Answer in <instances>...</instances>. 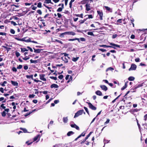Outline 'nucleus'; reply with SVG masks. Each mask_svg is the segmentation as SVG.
Here are the masks:
<instances>
[{
	"label": "nucleus",
	"mask_w": 147,
	"mask_h": 147,
	"mask_svg": "<svg viewBox=\"0 0 147 147\" xmlns=\"http://www.w3.org/2000/svg\"><path fill=\"white\" fill-rule=\"evenodd\" d=\"M84 113V114H85V113L84 112V110H80L77 111V113H75L74 115V118H76L80 115H81Z\"/></svg>",
	"instance_id": "f257e3e1"
},
{
	"label": "nucleus",
	"mask_w": 147,
	"mask_h": 147,
	"mask_svg": "<svg viewBox=\"0 0 147 147\" xmlns=\"http://www.w3.org/2000/svg\"><path fill=\"white\" fill-rule=\"evenodd\" d=\"M97 14H98V16H99V19H100V20H103L102 17L103 16V12L102 10H97Z\"/></svg>",
	"instance_id": "f03ea898"
},
{
	"label": "nucleus",
	"mask_w": 147,
	"mask_h": 147,
	"mask_svg": "<svg viewBox=\"0 0 147 147\" xmlns=\"http://www.w3.org/2000/svg\"><path fill=\"white\" fill-rule=\"evenodd\" d=\"M87 103L90 109L95 111L96 109V108L92 105L91 103L88 102H87Z\"/></svg>",
	"instance_id": "7ed1b4c3"
},
{
	"label": "nucleus",
	"mask_w": 147,
	"mask_h": 147,
	"mask_svg": "<svg viewBox=\"0 0 147 147\" xmlns=\"http://www.w3.org/2000/svg\"><path fill=\"white\" fill-rule=\"evenodd\" d=\"M26 78L27 79H31L32 80L36 82H41V81L38 80H36V79H34L33 78V75H31L30 76H29L28 75H27L26 76Z\"/></svg>",
	"instance_id": "20e7f679"
},
{
	"label": "nucleus",
	"mask_w": 147,
	"mask_h": 147,
	"mask_svg": "<svg viewBox=\"0 0 147 147\" xmlns=\"http://www.w3.org/2000/svg\"><path fill=\"white\" fill-rule=\"evenodd\" d=\"M136 65L135 64L132 63L131 65V67L129 69V71L135 70L136 69Z\"/></svg>",
	"instance_id": "39448f33"
},
{
	"label": "nucleus",
	"mask_w": 147,
	"mask_h": 147,
	"mask_svg": "<svg viewBox=\"0 0 147 147\" xmlns=\"http://www.w3.org/2000/svg\"><path fill=\"white\" fill-rule=\"evenodd\" d=\"M63 34L66 35H69L74 36L76 35V33L73 32H65L63 33Z\"/></svg>",
	"instance_id": "423d86ee"
},
{
	"label": "nucleus",
	"mask_w": 147,
	"mask_h": 147,
	"mask_svg": "<svg viewBox=\"0 0 147 147\" xmlns=\"http://www.w3.org/2000/svg\"><path fill=\"white\" fill-rule=\"evenodd\" d=\"M40 79V80L45 81H46V79L45 78V74H39Z\"/></svg>",
	"instance_id": "0eeeda50"
},
{
	"label": "nucleus",
	"mask_w": 147,
	"mask_h": 147,
	"mask_svg": "<svg viewBox=\"0 0 147 147\" xmlns=\"http://www.w3.org/2000/svg\"><path fill=\"white\" fill-rule=\"evenodd\" d=\"M86 7V11H88L90 10V4L87 3L85 5Z\"/></svg>",
	"instance_id": "6e6552de"
},
{
	"label": "nucleus",
	"mask_w": 147,
	"mask_h": 147,
	"mask_svg": "<svg viewBox=\"0 0 147 147\" xmlns=\"http://www.w3.org/2000/svg\"><path fill=\"white\" fill-rule=\"evenodd\" d=\"M100 87L102 90L105 91H107V89H108L107 87L105 85H101L100 86Z\"/></svg>",
	"instance_id": "1a4fd4ad"
},
{
	"label": "nucleus",
	"mask_w": 147,
	"mask_h": 147,
	"mask_svg": "<svg viewBox=\"0 0 147 147\" xmlns=\"http://www.w3.org/2000/svg\"><path fill=\"white\" fill-rule=\"evenodd\" d=\"M33 49L34 50V52L36 53H40V52L41 51L43 50L42 49H36L34 48V47H33Z\"/></svg>",
	"instance_id": "9d476101"
},
{
	"label": "nucleus",
	"mask_w": 147,
	"mask_h": 147,
	"mask_svg": "<svg viewBox=\"0 0 147 147\" xmlns=\"http://www.w3.org/2000/svg\"><path fill=\"white\" fill-rule=\"evenodd\" d=\"M5 45L6 46H2V47L6 49V51H7V52H8L11 49V48H8V47H6L7 46H8V45L6 43H5Z\"/></svg>",
	"instance_id": "9b49d317"
},
{
	"label": "nucleus",
	"mask_w": 147,
	"mask_h": 147,
	"mask_svg": "<svg viewBox=\"0 0 147 147\" xmlns=\"http://www.w3.org/2000/svg\"><path fill=\"white\" fill-rule=\"evenodd\" d=\"M30 63H34L36 64V63H37L39 62V59H38L36 60H32V59H31L30 60Z\"/></svg>",
	"instance_id": "f8f14e48"
},
{
	"label": "nucleus",
	"mask_w": 147,
	"mask_h": 147,
	"mask_svg": "<svg viewBox=\"0 0 147 147\" xmlns=\"http://www.w3.org/2000/svg\"><path fill=\"white\" fill-rule=\"evenodd\" d=\"M11 84H12V85H13V86H18V83L16 81H14L13 80H11Z\"/></svg>",
	"instance_id": "ddd939ff"
},
{
	"label": "nucleus",
	"mask_w": 147,
	"mask_h": 147,
	"mask_svg": "<svg viewBox=\"0 0 147 147\" xmlns=\"http://www.w3.org/2000/svg\"><path fill=\"white\" fill-rule=\"evenodd\" d=\"M143 86V84H138V85H136L134 87V88L133 89L134 90H135L136 89L140 87H142Z\"/></svg>",
	"instance_id": "4468645a"
},
{
	"label": "nucleus",
	"mask_w": 147,
	"mask_h": 147,
	"mask_svg": "<svg viewBox=\"0 0 147 147\" xmlns=\"http://www.w3.org/2000/svg\"><path fill=\"white\" fill-rule=\"evenodd\" d=\"M64 8V5L63 4L62 5V7H59L57 10V12H60L62 11V9Z\"/></svg>",
	"instance_id": "2eb2a0df"
},
{
	"label": "nucleus",
	"mask_w": 147,
	"mask_h": 147,
	"mask_svg": "<svg viewBox=\"0 0 147 147\" xmlns=\"http://www.w3.org/2000/svg\"><path fill=\"white\" fill-rule=\"evenodd\" d=\"M110 45H111V46H113V47H117L119 48H121L120 46L119 45H118L116 44H115L114 43H110Z\"/></svg>",
	"instance_id": "dca6fc26"
},
{
	"label": "nucleus",
	"mask_w": 147,
	"mask_h": 147,
	"mask_svg": "<svg viewBox=\"0 0 147 147\" xmlns=\"http://www.w3.org/2000/svg\"><path fill=\"white\" fill-rule=\"evenodd\" d=\"M95 94H96V95L100 96H102V92L99 90H97L95 92Z\"/></svg>",
	"instance_id": "f3484780"
},
{
	"label": "nucleus",
	"mask_w": 147,
	"mask_h": 147,
	"mask_svg": "<svg viewBox=\"0 0 147 147\" xmlns=\"http://www.w3.org/2000/svg\"><path fill=\"white\" fill-rule=\"evenodd\" d=\"M61 59H62L63 61L64 62V63H67L68 60L65 57H61Z\"/></svg>",
	"instance_id": "a211bd4d"
},
{
	"label": "nucleus",
	"mask_w": 147,
	"mask_h": 147,
	"mask_svg": "<svg viewBox=\"0 0 147 147\" xmlns=\"http://www.w3.org/2000/svg\"><path fill=\"white\" fill-rule=\"evenodd\" d=\"M50 87L51 88H58V86L55 84H53L51 85Z\"/></svg>",
	"instance_id": "6ab92c4d"
},
{
	"label": "nucleus",
	"mask_w": 147,
	"mask_h": 147,
	"mask_svg": "<svg viewBox=\"0 0 147 147\" xmlns=\"http://www.w3.org/2000/svg\"><path fill=\"white\" fill-rule=\"evenodd\" d=\"M74 40H77L79 42H80V40H79V38H75L73 39H69L68 40L69 41H73Z\"/></svg>",
	"instance_id": "aec40b11"
},
{
	"label": "nucleus",
	"mask_w": 147,
	"mask_h": 147,
	"mask_svg": "<svg viewBox=\"0 0 147 147\" xmlns=\"http://www.w3.org/2000/svg\"><path fill=\"white\" fill-rule=\"evenodd\" d=\"M89 0H82L80 2H81V4H86L88 3V1Z\"/></svg>",
	"instance_id": "412c9836"
},
{
	"label": "nucleus",
	"mask_w": 147,
	"mask_h": 147,
	"mask_svg": "<svg viewBox=\"0 0 147 147\" xmlns=\"http://www.w3.org/2000/svg\"><path fill=\"white\" fill-rule=\"evenodd\" d=\"M63 121L64 123H67L68 121L67 117H64L63 118Z\"/></svg>",
	"instance_id": "4be33fe9"
},
{
	"label": "nucleus",
	"mask_w": 147,
	"mask_h": 147,
	"mask_svg": "<svg viewBox=\"0 0 147 147\" xmlns=\"http://www.w3.org/2000/svg\"><path fill=\"white\" fill-rule=\"evenodd\" d=\"M105 9L107 10V11L110 12H112V9H111L110 7H108L107 6H105Z\"/></svg>",
	"instance_id": "5701e85b"
},
{
	"label": "nucleus",
	"mask_w": 147,
	"mask_h": 147,
	"mask_svg": "<svg viewBox=\"0 0 147 147\" xmlns=\"http://www.w3.org/2000/svg\"><path fill=\"white\" fill-rule=\"evenodd\" d=\"M44 3L46 4L50 3L52 4H53V3L51 2V0H45V1Z\"/></svg>",
	"instance_id": "b1692460"
},
{
	"label": "nucleus",
	"mask_w": 147,
	"mask_h": 147,
	"mask_svg": "<svg viewBox=\"0 0 147 147\" xmlns=\"http://www.w3.org/2000/svg\"><path fill=\"white\" fill-rule=\"evenodd\" d=\"M74 134V133L72 131H69L67 133V136H69L71 135H72Z\"/></svg>",
	"instance_id": "393cba45"
},
{
	"label": "nucleus",
	"mask_w": 147,
	"mask_h": 147,
	"mask_svg": "<svg viewBox=\"0 0 147 147\" xmlns=\"http://www.w3.org/2000/svg\"><path fill=\"white\" fill-rule=\"evenodd\" d=\"M86 131H84L78 137H84L85 136L86 134Z\"/></svg>",
	"instance_id": "a878e982"
},
{
	"label": "nucleus",
	"mask_w": 147,
	"mask_h": 147,
	"mask_svg": "<svg viewBox=\"0 0 147 147\" xmlns=\"http://www.w3.org/2000/svg\"><path fill=\"white\" fill-rule=\"evenodd\" d=\"M75 0H71V1L70 2V3H69V7L71 9L72 8V3L74 2Z\"/></svg>",
	"instance_id": "bb28decb"
},
{
	"label": "nucleus",
	"mask_w": 147,
	"mask_h": 147,
	"mask_svg": "<svg viewBox=\"0 0 147 147\" xmlns=\"http://www.w3.org/2000/svg\"><path fill=\"white\" fill-rule=\"evenodd\" d=\"M79 57H73L72 59V60L74 62H76L77 61L78 59H79Z\"/></svg>",
	"instance_id": "cd10ccee"
},
{
	"label": "nucleus",
	"mask_w": 147,
	"mask_h": 147,
	"mask_svg": "<svg viewBox=\"0 0 147 147\" xmlns=\"http://www.w3.org/2000/svg\"><path fill=\"white\" fill-rule=\"evenodd\" d=\"M128 80H129V81H133L135 79V78L133 77L130 76V77H129V78H128Z\"/></svg>",
	"instance_id": "c85d7f7f"
},
{
	"label": "nucleus",
	"mask_w": 147,
	"mask_h": 147,
	"mask_svg": "<svg viewBox=\"0 0 147 147\" xmlns=\"http://www.w3.org/2000/svg\"><path fill=\"white\" fill-rule=\"evenodd\" d=\"M21 52L22 53H24L25 51H27L28 50V49H27L25 48H21Z\"/></svg>",
	"instance_id": "c756f323"
},
{
	"label": "nucleus",
	"mask_w": 147,
	"mask_h": 147,
	"mask_svg": "<svg viewBox=\"0 0 147 147\" xmlns=\"http://www.w3.org/2000/svg\"><path fill=\"white\" fill-rule=\"evenodd\" d=\"M75 16H76V17H79L82 18H83V16H83V14L82 13L80 14H76Z\"/></svg>",
	"instance_id": "7c9ffc66"
},
{
	"label": "nucleus",
	"mask_w": 147,
	"mask_h": 147,
	"mask_svg": "<svg viewBox=\"0 0 147 147\" xmlns=\"http://www.w3.org/2000/svg\"><path fill=\"white\" fill-rule=\"evenodd\" d=\"M39 137V135H37V136H36L34 138H33V141L34 142L35 141L37 140L38 138Z\"/></svg>",
	"instance_id": "2f4dec72"
},
{
	"label": "nucleus",
	"mask_w": 147,
	"mask_h": 147,
	"mask_svg": "<svg viewBox=\"0 0 147 147\" xmlns=\"http://www.w3.org/2000/svg\"><path fill=\"white\" fill-rule=\"evenodd\" d=\"M87 34H88V35H89L92 36H94V34H93V33L91 32H88V33H87Z\"/></svg>",
	"instance_id": "473e14b6"
},
{
	"label": "nucleus",
	"mask_w": 147,
	"mask_h": 147,
	"mask_svg": "<svg viewBox=\"0 0 147 147\" xmlns=\"http://www.w3.org/2000/svg\"><path fill=\"white\" fill-rule=\"evenodd\" d=\"M121 95V94H120V95H119L117 97H116V98L114 99V100H113L112 101V103H114V102H115V100H116L117 99H118V98Z\"/></svg>",
	"instance_id": "72a5a7b5"
},
{
	"label": "nucleus",
	"mask_w": 147,
	"mask_h": 147,
	"mask_svg": "<svg viewBox=\"0 0 147 147\" xmlns=\"http://www.w3.org/2000/svg\"><path fill=\"white\" fill-rule=\"evenodd\" d=\"M79 39V40L82 42H85L86 41V39L84 38H80Z\"/></svg>",
	"instance_id": "f704fd0d"
},
{
	"label": "nucleus",
	"mask_w": 147,
	"mask_h": 147,
	"mask_svg": "<svg viewBox=\"0 0 147 147\" xmlns=\"http://www.w3.org/2000/svg\"><path fill=\"white\" fill-rule=\"evenodd\" d=\"M113 70H114V69L113 68L111 67H109V68H107V69H106V71H109Z\"/></svg>",
	"instance_id": "c9c22d12"
},
{
	"label": "nucleus",
	"mask_w": 147,
	"mask_h": 147,
	"mask_svg": "<svg viewBox=\"0 0 147 147\" xmlns=\"http://www.w3.org/2000/svg\"><path fill=\"white\" fill-rule=\"evenodd\" d=\"M55 42H57L60 43L61 44H63V42L62 41H61V40H57L56 39H55Z\"/></svg>",
	"instance_id": "e433bc0d"
},
{
	"label": "nucleus",
	"mask_w": 147,
	"mask_h": 147,
	"mask_svg": "<svg viewBox=\"0 0 147 147\" xmlns=\"http://www.w3.org/2000/svg\"><path fill=\"white\" fill-rule=\"evenodd\" d=\"M84 109H85L86 112L87 113H88V115H90V113H89V111H88V109L87 108L85 107H84Z\"/></svg>",
	"instance_id": "4c0bfd02"
},
{
	"label": "nucleus",
	"mask_w": 147,
	"mask_h": 147,
	"mask_svg": "<svg viewBox=\"0 0 147 147\" xmlns=\"http://www.w3.org/2000/svg\"><path fill=\"white\" fill-rule=\"evenodd\" d=\"M127 87V85H126V84H125L124 86H123V87L121 88V90H123L125 89Z\"/></svg>",
	"instance_id": "58836bf2"
},
{
	"label": "nucleus",
	"mask_w": 147,
	"mask_h": 147,
	"mask_svg": "<svg viewBox=\"0 0 147 147\" xmlns=\"http://www.w3.org/2000/svg\"><path fill=\"white\" fill-rule=\"evenodd\" d=\"M15 54H16V57H18L20 56V54L18 52L16 51V53H15Z\"/></svg>",
	"instance_id": "ea45409f"
},
{
	"label": "nucleus",
	"mask_w": 147,
	"mask_h": 147,
	"mask_svg": "<svg viewBox=\"0 0 147 147\" xmlns=\"http://www.w3.org/2000/svg\"><path fill=\"white\" fill-rule=\"evenodd\" d=\"M4 105H5V104H1V105H0V109L2 108L3 109H5L6 107L4 106Z\"/></svg>",
	"instance_id": "a19ab883"
},
{
	"label": "nucleus",
	"mask_w": 147,
	"mask_h": 147,
	"mask_svg": "<svg viewBox=\"0 0 147 147\" xmlns=\"http://www.w3.org/2000/svg\"><path fill=\"white\" fill-rule=\"evenodd\" d=\"M49 78L55 80H57V78L56 77L50 76L49 77Z\"/></svg>",
	"instance_id": "79ce46f5"
},
{
	"label": "nucleus",
	"mask_w": 147,
	"mask_h": 147,
	"mask_svg": "<svg viewBox=\"0 0 147 147\" xmlns=\"http://www.w3.org/2000/svg\"><path fill=\"white\" fill-rule=\"evenodd\" d=\"M92 133V131L90 132L89 134H88V135H87V136H86V137L85 138L88 139V138H89V137H90V135Z\"/></svg>",
	"instance_id": "37998d69"
},
{
	"label": "nucleus",
	"mask_w": 147,
	"mask_h": 147,
	"mask_svg": "<svg viewBox=\"0 0 147 147\" xmlns=\"http://www.w3.org/2000/svg\"><path fill=\"white\" fill-rule=\"evenodd\" d=\"M29 59V57H27L26 56L24 57H22V59L25 61H26Z\"/></svg>",
	"instance_id": "c03bdc74"
},
{
	"label": "nucleus",
	"mask_w": 147,
	"mask_h": 147,
	"mask_svg": "<svg viewBox=\"0 0 147 147\" xmlns=\"http://www.w3.org/2000/svg\"><path fill=\"white\" fill-rule=\"evenodd\" d=\"M1 115H2V116L3 117H4L6 116V113L5 111H3L1 113Z\"/></svg>",
	"instance_id": "a18cd8bd"
},
{
	"label": "nucleus",
	"mask_w": 147,
	"mask_h": 147,
	"mask_svg": "<svg viewBox=\"0 0 147 147\" xmlns=\"http://www.w3.org/2000/svg\"><path fill=\"white\" fill-rule=\"evenodd\" d=\"M37 7L38 8L41 7V2H39L38 3V5H37Z\"/></svg>",
	"instance_id": "49530a36"
},
{
	"label": "nucleus",
	"mask_w": 147,
	"mask_h": 147,
	"mask_svg": "<svg viewBox=\"0 0 147 147\" xmlns=\"http://www.w3.org/2000/svg\"><path fill=\"white\" fill-rule=\"evenodd\" d=\"M35 95L34 94H30L28 96V97L30 98H34V97Z\"/></svg>",
	"instance_id": "de8ad7c7"
},
{
	"label": "nucleus",
	"mask_w": 147,
	"mask_h": 147,
	"mask_svg": "<svg viewBox=\"0 0 147 147\" xmlns=\"http://www.w3.org/2000/svg\"><path fill=\"white\" fill-rule=\"evenodd\" d=\"M98 50H99V51H101L102 52H105L107 51V50L105 49H98Z\"/></svg>",
	"instance_id": "09e8293b"
},
{
	"label": "nucleus",
	"mask_w": 147,
	"mask_h": 147,
	"mask_svg": "<svg viewBox=\"0 0 147 147\" xmlns=\"http://www.w3.org/2000/svg\"><path fill=\"white\" fill-rule=\"evenodd\" d=\"M39 92L40 93H42L44 94H46L48 93V92L47 91H42V92L40 91Z\"/></svg>",
	"instance_id": "8fccbe9b"
},
{
	"label": "nucleus",
	"mask_w": 147,
	"mask_h": 147,
	"mask_svg": "<svg viewBox=\"0 0 147 147\" xmlns=\"http://www.w3.org/2000/svg\"><path fill=\"white\" fill-rule=\"evenodd\" d=\"M31 8H32V9L35 10L36 8V7L34 6V5H32V6H31Z\"/></svg>",
	"instance_id": "3c124183"
},
{
	"label": "nucleus",
	"mask_w": 147,
	"mask_h": 147,
	"mask_svg": "<svg viewBox=\"0 0 147 147\" xmlns=\"http://www.w3.org/2000/svg\"><path fill=\"white\" fill-rule=\"evenodd\" d=\"M22 65H18V67H17V69H21L22 68Z\"/></svg>",
	"instance_id": "603ef678"
},
{
	"label": "nucleus",
	"mask_w": 147,
	"mask_h": 147,
	"mask_svg": "<svg viewBox=\"0 0 147 147\" xmlns=\"http://www.w3.org/2000/svg\"><path fill=\"white\" fill-rule=\"evenodd\" d=\"M11 70H12V71H13V72H17V69L15 67H13L12 68V69H11Z\"/></svg>",
	"instance_id": "864d4df0"
},
{
	"label": "nucleus",
	"mask_w": 147,
	"mask_h": 147,
	"mask_svg": "<svg viewBox=\"0 0 147 147\" xmlns=\"http://www.w3.org/2000/svg\"><path fill=\"white\" fill-rule=\"evenodd\" d=\"M43 5H44V6L45 7H46V8H47L48 9H52V7H49L47 5H45V4H43Z\"/></svg>",
	"instance_id": "5fc2aeb1"
},
{
	"label": "nucleus",
	"mask_w": 147,
	"mask_h": 147,
	"mask_svg": "<svg viewBox=\"0 0 147 147\" xmlns=\"http://www.w3.org/2000/svg\"><path fill=\"white\" fill-rule=\"evenodd\" d=\"M37 12L39 14H40V15H41L42 14L41 11L40 9H39V10H37Z\"/></svg>",
	"instance_id": "6e6d98bb"
},
{
	"label": "nucleus",
	"mask_w": 147,
	"mask_h": 147,
	"mask_svg": "<svg viewBox=\"0 0 147 147\" xmlns=\"http://www.w3.org/2000/svg\"><path fill=\"white\" fill-rule=\"evenodd\" d=\"M11 24H13L14 26L17 25V24L16 23L13 21H11Z\"/></svg>",
	"instance_id": "4d7b16f0"
},
{
	"label": "nucleus",
	"mask_w": 147,
	"mask_h": 147,
	"mask_svg": "<svg viewBox=\"0 0 147 147\" xmlns=\"http://www.w3.org/2000/svg\"><path fill=\"white\" fill-rule=\"evenodd\" d=\"M109 140H106V139H104V140H103V142H104V143L105 144L106 143H108L109 142Z\"/></svg>",
	"instance_id": "13d9d810"
},
{
	"label": "nucleus",
	"mask_w": 147,
	"mask_h": 147,
	"mask_svg": "<svg viewBox=\"0 0 147 147\" xmlns=\"http://www.w3.org/2000/svg\"><path fill=\"white\" fill-rule=\"evenodd\" d=\"M27 48L28 49H29V50H30V52H33V50L31 47H30L29 46H27Z\"/></svg>",
	"instance_id": "bf43d9fd"
},
{
	"label": "nucleus",
	"mask_w": 147,
	"mask_h": 147,
	"mask_svg": "<svg viewBox=\"0 0 147 147\" xmlns=\"http://www.w3.org/2000/svg\"><path fill=\"white\" fill-rule=\"evenodd\" d=\"M63 76L62 75H60L59 76H58V78H59V79L61 80L63 78Z\"/></svg>",
	"instance_id": "052dcab7"
},
{
	"label": "nucleus",
	"mask_w": 147,
	"mask_h": 147,
	"mask_svg": "<svg viewBox=\"0 0 147 147\" xmlns=\"http://www.w3.org/2000/svg\"><path fill=\"white\" fill-rule=\"evenodd\" d=\"M10 32L11 33V34H14L15 33V31L14 30L11 29L10 30Z\"/></svg>",
	"instance_id": "680f3d73"
},
{
	"label": "nucleus",
	"mask_w": 147,
	"mask_h": 147,
	"mask_svg": "<svg viewBox=\"0 0 147 147\" xmlns=\"http://www.w3.org/2000/svg\"><path fill=\"white\" fill-rule=\"evenodd\" d=\"M88 18H89V19H92L93 18V16H92V15H88Z\"/></svg>",
	"instance_id": "e2e57ef3"
},
{
	"label": "nucleus",
	"mask_w": 147,
	"mask_h": 147,
	"mask_svg": "<svg viewBox=\"0 0 147 147\" xmlns=\"http://www.w3.org/2000/svg\"><path fill=\"white\" fill-rule=\"evenodd\" d=\"M109 121H110V120L109 119H107L106 121L105 122V125H106L107 124L109 123Z\"/></svg>",
	"instance_id": "0e129e2a"
},
{
	"label": "nucleus",
	"mask_w": 147,
	"mask_h": 147,
	"mask_svg": "<svg viewBox=\"0 0 147 147\" xmlns=\"http://www.w3.org/2000/svg\"><path fill=\"white\" fill-rule=\"evenodd\" d=\"M147 119V114L145 115L144 116V120L146 121Z\"/></svg>",
	"instance_id": "69168bd1"
},
{
	"label": "nucleus",
	"mask_w": 147,
	"mask_h": 147,
	"mask_svg": "<svg viewBox=\"0 0 147 147\" xmlns=\"http://www.w3.org/2000/svg\"><path fill=\"white\" fill-rule=\"evenodd\" d=\"M31 41V40H30V39L29 38H28V39L25 40V41L24 42H30Z\"/></svg>",
	"instance_id": "338daca9"
},
{
	"label": "nucleus",
	"mask_w": 147,
	"mask_h": 147,
	"mask_svg": "<svg viewBox=\"0 0 147 147\" xmlns=\"http://www.w3.org/2000/svg\"><path fill=\"white\" fill-rule=\"evenodd\" d=\"M32 4V3H25V5H26V6L30 5H31V4Z\"/></svg>",
	"instance_id": "774afa93"
}]
</instances>
